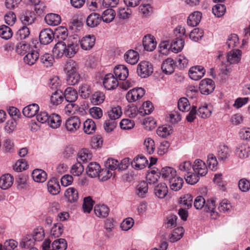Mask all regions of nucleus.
Listing matches in <instances>:
<instances>
[{
  "instance_id": "f257e3e1",
  "label": "nucleus",
  "mask_w": 250,
  "mask_h": 250,
  "mask_svg": "<svg viewBox=\"0 0 250 250\" xmlns=\"http://www.w3.org/2000/svg\"><path fill=\"white\" fill-rule=\"evenodd\" d=\"M78 43L74 38L70 37L67 44L64 42H59L53 49L54 56L57 58L65 57L71 58L76 53Z\"/></svg>"
},
{
  "instance_id": "f03ea898",
  "label": "nucleus",
  "mask_w": 250,
  "mask_h": 250,
  "mask_svg": "<svg viewBox=\"0 0 250 250\" xmlns=\"http://www.w3.org/2000/svg\"><path fill=\"white\" fill-rule=\"evenodd\" d=\"M64 69L67 74L66 81L68 84L69 85L77 84L80 78L77 71V63L73 60H70L66 63Z\"/></svg>"
},
{
  "instance_id": "7ed1b4c3",
  "label": "nucleus",
  "mask_w": 250,
  "mask_h": 250,
  "mask_svg": "<svg viewBox=\"0 0 250 250\" xmlns=\"http://www.w3.org/2000/svg\"><path fill=\"white\" fill-rule=\"evenodd\" d=\"M153 65L147 61H142L137 66V73L142 78H146L153 72Z\"/></svg>"
},
{
  "instance_id": "20e7f679",
  "label": "nucleus",
  "mask_w": 250,
  "mask_h": 250,
  "mask_svg": "<svg viewBox=\"0 0 250 250\" xmlns=\"http://www.w3.org/2000/svg\"><path fill=\"white\" fill-rule=\"evenodd\" d=\"M81 122L76 116L68 118L65 122V128L70 133H75L80 128Z\"/></svg>"
},
{
  "instance_id": "39448f33",
  "label": "nucleus",
  "mask_w": 250,
  "mask_h": 250,
  "mask_svg": "<svg viewBox=\"0 0 250 250\" xmlns=\"http://www.w3.org/2000/svg\"><path fill=\"white\" fill-rule=\"evenodd\" d=\"M145 94V90L142 87L133 88L127 92L125 95L129 103H133L142 98Z\"/></svg>"
},
{
  "instance_id": "423d86ee",
  "label": "nucleus",
  "mask_w": 250,
  "mask_h": 250,
  "mask_svg": "<svg viewBox=\"0 0 250 250\" xmlns=\"http://www.w3.org/2000/svg\"><path fill=\"white\" fill-rule=\"evenodd\" d=\"M215 85L213 81L210 79H204L199 84V90L202 94L208 95L212 93Z\"/></svg>"
},
{
  "instance_id": "0eeeda50",
  "label": "nucleus",
  "mask_w": 250,
  "mask_h": 250,
  "mask_svg": "<svg viewBox=\"0 0 250 250\" xmlns=\"http://www.w3.org/2000/svg\"><path fill=\"white\" fill-rule=\"evenodd\" d=\"M103 83L104 88L108 90L115 89L119 84L117 78L111 73L104 76Z\"/></svg>"
},
{
  "instance_id": "6e6552de",
  "label": "nucleus",
  "mask_w": 250,
  "mask_h": 250,
  "mask_svg": "<svg viewBox=\"0 0 250 250\" xmlns=\"http://www.w3.org/2000/svg\"><path fill=\"white\" fill-rule=\"evenodd\" d=\"M54 38V34L52 30L45 28L41 30L39 35L40 42L44 45L51 43Z\"/></svg>"
},
{
  "instance_id": "1a4fd4ad",
  "label": "nucleus",
  "mask_w": 250,
  "mask_h": 250,
  "mask_svg": "<svg viewBox=\"0 0 250 250\" xmlns=\"http://www.w3.org/2000/svg\"><path fill=\"white\" fill-rule=\"evenodd\" d=\"M204 207V210L208 214V216H209L212 219H216L218 218L219 213L215 210V201L213 199L208 200Z\"/></svg>"
},
{
  "instance_id": "9d476101",
  "label": "nucleus",
  "mask_w": 250,
  "mask_h": 250,
  "mask_svg": "<svg viewBox=\"0 0 250 250\" xmlns=\"http://www.w3.org/2000/svg\"><path fill=\"white\" fill-rule=\"evenodd\" d=\"M192 170L199 176H204L207 174L208 169L204 161L200 159H196L192 165Z\"/></svg>"
},
{
  "instance_id": "9b49d317",
  "label": "nucleus",
  "mask_w": 250,
  "mask_h": 250,
  "mask_svg": "<svg viewBox=\"0 0 250 250\" xmlns=\"http://www.w3.org/2000/svg\"><path fill=\"white\" fill-rule=\"evenodd\" d=\"M205 72L206 70L204 67L201 65H197L190 68L188 74L192 80L198 81L204 76Z\"/></svg>"
},
{
  "instance_id": "f8f14e48",
  "label": "nucleus",
  "mask_w": 250,
  "mask_h": 250,
  "mask_svg": "<svg viewBox=\"0 0 250 250\" xmlns=\"http://www.w3.org/2000/svg\"><path fill=\"white\" fill-rule=\"evenodd\" d=\"M36 19V15L34 12L26 10L22 13L20 16V20L23 25L29 26L32 25Z\"/></svg>"
},
{
  "instance_id": "ddd939ff",
  "label": "nucleus",
  "mask_w": 250,
  "mask_h": 250,
  "mask_svg": "<svg viewBox=\"0 0 250 250\" xmlns=\"http://www.w3.org/2000/svg\"><path fill=\"white\" fill-rule=\"evenodd\" d=\"M175 61L171 58H168L163 61L161 69L166 74H171L173 73L175 67Z\"/></svg>"
},
{
  "instance_id": "4468645a",
  "label": "nucleus",
  "mask_w": 250,
  "mask_h": 250,
  "mask_svg": "<svg viewBox=\"0 0 250 250\" xmlns=\"http://www.w3.org/2000/svg\"><path fill=\"white\" fill-rule=\"evenodd\" d=\"M95 43V38L94 35H87L83 37L80 42L81 48L85 50L91 49Z\"/></svg>"
},
{
  "instance_id": "2eb2a0df",
  "label": "nucleus",
  "mask_w": 250,
  "mask_h": 250,
  "mask_svg": "<svg viewBox=\"0 0 250 250\" xmlns=\"http://www.w3.org/2000/svg\"><path fill=\"white\" fill-rule=\"evenodd\" d=\"M101 168L96 162H91L86 168L87 174L91 178L98 177Z\"/></svg>"
},
{
  "instance_id": "dca6fc26",
  "label": "nucleus",
  "mask_w": 250,
  "mask_h": 250,
  "mask_svg": "<svg viewBox=\"0 0 250 250\" xmlns=\"http://www.w3.org/2000/svg\"><path fill=\"white\" fill-rule=\"evenodd\" d=\"M242 51L239 49H233L227 54V61L230 64L238 63L241 59Z\"/></svg>"
},
{
  "instance_id": "f3484780",
  "label": "nucleus",
  "mask_w": 250,
  "mask_h": 250,
  "mask_svg": "<svg viewBox=\"0 0 250 250\" xmlns=\"http://www.w3.org/2000/svg\"><path fill=\"white\" fill-rule=\"evenodd\" d=\"M114 73L120 80H125L128 76V70L124 65H118L114 69Z\"/></svg>"
},
{
  "instance_id": "a211bd4d",
  "label": "nucleus",
  "mask_w": 250,
  "mask_h": 250,
  "mask_svg": "<svg viewBox=\"0 0 250 250\" xmlns=\"http://www.w3.org/2000/svg\"><path fill=\"white\" fill-rule=\"evenodd\" d=\"M47 189L52 195L59 194L61 190V187L59 181L56 178H52L47 182Z\"/></svg>"
},
{
  "instance_id": "6ab92c4d",
  "label": "nucleus",
  "mask_w": 250,
  "mask_h": 250,
  "mask_svg": "<svg viewBox=\"0 0 250 250\" xmlns=\"http://www.w3.org/2000/svg\"><path fill=\"white\" fill-rule=\"evenodd\" d=\"M143 44L146 50L152 51L156 48L157 43L153 36L147 35L144 37Z\"/></svg>"
},
{
  "instance_id": "aec40b11",
  "label": "nucleus",
  "mask_w": 250,
  "mask_h": 250,
  "mask_svg": "<svg viewBox=\"0 0 250 250\" xmlns=\"http://www.w3.org/2000/svg\"><path fill=\"white\" fill-rule=\"evenodd\" d=\"M231 153V149L226 145H220L217 150L218 159L222 161L228 159Z\"/></svg>"
},
{
  "instance_id": "412c9836",
  "label": "nucleus",
  "mask_w": 250,
  "mask_h": 250,
  "mask_svg": "<svg viewBox=\"0 0 250 250\" xmlns=\"http://www.w3.org/2000/svg\"><path fill=\"white\" fill-rule=\"evenodd\" d=\"M14 182V178L10 174H5L0 177V188L3 190L10 188Z\"/></svg>"
},
{
  "instance_id": "4be33fe9",
  "label": "nucleus",
  "mask_w": 250,
  "mask_h": 250,
  "mask_svg": "<svg viewBox=\"0 0 250 250\" xmlns=\"http://www.w3.org/2000/svg\"><path fill=\"white\" fill-rule=\"evenodd\" d=\"M124 59L127 63L135 64L139 59V53L134 50H129L125 54Z\"/></svg>"
},
{
  "instance_id": "5701e85b",
  "label": "nucleus",
  "mask_w": 250,
  "mask_h": 250,
  "mask_svg": "<svg viewBox=\"0 0 250 250\" xmlns=\"http://www.w3.org/2000/svg\"><path fill=\"white\" fill-rule=\"evenodd\" d=\"M64 197L67 201L72 203L77 202L79 198V193L77 190L73 187L66 189L64 192Z\"/></svg>"
},
{
  "instance_id": "b1692460",
  "label": "nucleus",
  "mask_w": 250,
  "mask_h": 250,
  "mask_svg": "<svg viewBox=\"0 0 250 250\" xmlns=\"http://www.w3.org/2000/svg\"><path fill=\"white\" fill-rule=\"evenodd\" d=\"M160 174L164 179L168 180V182L177 175L176 170L174 168L169 167L162 168Z\"/></svg>"
},
{
  "instance_id": "393cba45",
  "label": "nucleus",
  "mask_w": 250,
  "mask_h": 250,
  "mask_svg": "<svg viewBox=\"0 0 250 250\" xmlns=\"http://www.w3.org/2000/svg\"><path fill=\"white\" fill-rule=\"evenodd\" d=\"M101 17L100 14L92 13L86 19V24L90 27H97L101 22Z\"/></svg>"
},
{
  "instance_id": "a878e982",
  "label": "nucleus",
  "mask_w": 250,
  "mask_h": 250,
  "mask_svg": "<svg viewBox=\"0 0 250 250\" xmlns=\"http://www.w3.org/2000/svg\"><path fill=\"white\" fill-rule=\"evenodd\" d=\"M39 106L36 104H29L23 108V114L28 118H31L36 115L39 110Z\"/></svg>"
},
{
  "instance_id": "bb28decb",
  "label": "nucleus",
  "mask_w": 250,
  "mask_h": 250,
  "mask_svg": "<svg viewBox=\"0 0 250 250\" xmlns=\"http://www.w3.org/2000/svg\"><path fill=\"white\" fill-rule=\"evenodd\" d=\"M44 21L49 25L57 26L61 23V18L58 14L50 13L45 16Z\"/></svg>"
},
{
  "instance_id": "cd10ccee",
  "label": "nucleus",
  "mask_w": 250,
  "mask_h": 250,
  "mask_svg": "<svg viewBox=\"0 0 250 250\" xmlns=\"http://www.w3.org/2000/svg\"><path fill=\"white\" fill-rule=\"evenodd\" d=\"M197 115L203 119L209 117L212 113V107L206 104L201 105L197 110Z\"/></svg>"
},
{
  "instance_id": "c85d7f7f",
  "label": "nucleus",
  "mask_w": 250,
  "mask_h": 250,
  "mask_svg": "<svg viewBox=\"0 0 250 250\" xmlns=\"http://www.w3.org/2000/svg\"><path fill=\"white\" fill-rule=\"evenodd\" d=\"M168 188L165 183H160L155 186L154 193L159 198L163 199L167 194Z\"/></svg>"
},
{
  "instance_id": "c756f323",
  "label": "nucleus",
  "mask_w": 250,
  "mask_h": 250,
  "mask_svg": "<svg viewBox=\"0 0 250 250\" xmlns=\"http://www.w3.org/2000/svg\"><path fill=\"white\" fill-rule=\"evenodd\" d=\"M184 39L182 38L177 37L174 39L170 46L171 51L176 53L180 52L184 47Z\"/></svg>"
},
{
  "instance_id": "7c9ffc66",
  "label": "nucleus",
  "mask_w": 250,
  "mask_h": 250,
  "mask_svg": "<svg viewBox=\"0 0 250 250\" xmlns=\"http://www.w3.org/2000/svg\"><path fill=\"white\" fill-rule=\"evenodd\" d=\"M40 61L43 67L48 68L51 67L54 62V56L50 53H44L40 58Z\"/></svg>"
},
{
  "instance_id": "2f4dec72",
  "label": "nucleus",
  "mask_w": 250,
  "mask_h": 250,
  "mask_svg": "<svg viewBox=\"0 0 250 250\" xmlns=\"http://www.w3.org/2000/svg\"><path fill=\"white\" fill-rule=\"evenodd\" d=\"M183 184L184 180L183 178L178 175H177L169 181L170 189L175 191H177L181 189L183 186Z\"/></svg>"
},
{
  "instance_id": "473e14b6",
  "label": "nucleus",
  "mask_w": 250,
  "mask_h": 250,
  "mask_svg": "<svg viewBox=\"0 0 250 250\" xmlns=\"http://www.w3.org/2000/svg\"><path fill=\"white\" fill-rule=\"evenodd\" d=\"M94 210L96 216L100 218H105L109 213V208L105 205H96Z\"/></svg>"
},
{
  "instance_id": "72a5a7b5",
  "label": "nucleus",
  "mask_w": 250,
  "mask_h": 250,
  "mask_svg": "<svg viewBox=\"0 0 250 250\" xmlns=\"http://www.w3.org/2000/svg\"><path fill=\"white\" fill-rule=\"evenodd\" d=\"M32 176L34 181L38 183H43L47 179V174L41 169H34L32 173Z\"/></svg>"
},
{
  "instance_id": "f704fd0d",
  "label": "nucleus",
  "mask_w": 250,
  "mask_h": 250,
  "mask_svg": "<svg viewBox=\"0 0 250 250\" xmlns=\"http://www.w3.org/2000/svg\"><path fill=\"white\" fill-rule=\"evenodd\" d=\"M202 18V13L196 11L191 14L188 17L187 23L190 26H196L200 22Z\"/></svg>"
},
{
  "instance_id": "c9c22d12",
  "label": "nucleus",
  "mask_w": 250,
  "mask_h": 250,
  "mask_svg": "<svg viewBox=\"0 0 250 250\" xmlns=\"http://www.w3.org/2000/svg\"><path fill=\"white\" fill-rule=\"evenodd\" d=\"M63 95L65 100L69 103H74L78 98L77 91L71 87L65 89Z\"/></svg>"
},
{
  "instance_id": "e433bc0d",
  "label": "nucleus",
  "mask_w": 250,
  "mask_h": 250,
  "mask_svg": "<svg viewBox=\"0 0 250 250\" xmlns=\"http://www.w3.org/2000/svg\"><path fill=\"white\" fill-rule=\"evenodd\" d=\"M250 153V147L247 145H242L236 149V154L240 159L248 157Z\"/></svg>"
},
{
  "instance_id": "4c0bfd02",
  "label": "nucleus",
  "mask_w": 250,
  "mask_h": 250,
  "mask_svg": "<svg viewBox=\"0 0 250 250\" xmlns=\"http://www.w3.org/2000/svg\"><path fill=\"white\" fill-rule=\"evenodd\" d=\"M63 98V94L61 90L55 91L50 96V103L54 105H57L62 103Z\"/></svg>"
},
{
  "instance_id": "58836bf2",
  "label": "nucleus",
  "mask_w": 250,
  "mask_h": 250,
  "mask_svg": "<svg viewBox=\"0 0 250 250\" xmlns=\"http://www.w3.org/2000/svg\"><path fill=\"white\" fill-rule=\"evenodd\" d=\"M39 57L38 52L37 51L34 50L26 54L23 58V61L26 64L29 65H32L35 64Z\"/></svg>"
},
{
  "instance_id": "ea45409f",
  "label": "nucleus",
  "mask_w": 250,
  "mask_h": 250,
  "mask_svg": "<svg viewBox=\"0 0 250 250\" xmlns=\"http://www.w3.org/2000/svg\"><path fill=\"white\" fill-rule=\"evenodd\" d=\"M67 247V242L63 238L57 239L51 244V250H65Z\"/></svg>"
},
{
  "instance_id": "a19ab883",
  "label": "nucleus",
  "mask_w": 250,
  "mask_h": 250,
  "mask_svg": "<svg viewBox=\"0 0 250 250\" xmlns=\"http://www.w3.org/2000/svg\"><path fill=\"white\" fill-rule=\"evenodd\" d=\"M63 226L60 223H55L51 228L50 234L52 238L59 237L63 233Z\"/></svg>"
},
{
  "instance_id": "79ce46f5",
  "label": "nucleus",
  "mask_w": 250,
  "mask_h": 250,
  "mask_svg": "<svg viewBox=\"0 0 250 250\" xmlns=\"http://www.w3.org/2000/svg\"><path fill=\"white\" fill-rule=\"evenodd\" d=\"M115 15L116 13L113 9L108 8L103 12L102 16H101V20L104 22L109 23L114 20Z\"/></svg>"
},
{
  "instance_id": "37998d69",
  "label": "nucleus",
  "mask_w": 250,
  "mask_h": 250,
  "mask_svg": "<svg viewBox=\"0 0 250 250\" xmlns=\"http://www.w3.org/2000/svg\"><path fill=\"white\" fill-rule=\"evenodd\" d=\"M148 165V161L143 156H140L134 159L133 166L135 169H142Z\"/></svg>"
},
{
  "instance_id": "c03bdc74",
  "label": "nucleus",
  "mask_w": 250,
  "mask_h": 250,
  "mask_svg": "<svg viewBox=\"0 0 250 250\" xmlns=\"http://www.w3.org/2000/svg\"><path fill=\"white\" fill-rule=\"evenodd\" d=\"M62 123V120L60 116L56 114H52L49 116V119L48 121V125L53 128H58Z\"/></svg>"
},
{
  "instance_id": "a18cd8bd",
  "label": "nucleus",
  "mask_w": 250,
  "mask_h": 250,
  "mask_svg": "<svg viewBox=\"0 0 250 250\" xmlns=\"http://www.w3.org/2000/svg\"><path fill=\"white\" fill-rule=\"evenodd\" d=\"M96 128L95 123L92 119H87L83 123V131L87 134L94 133Z\"/></svg>"
},
{
  "instance_id": "49530a36",
  "label": "nucleus",
  "mask_w": 250,
  "mask_h": 250,
  "mask_svg": "<svg viewBox=\"0 0 250 250\" xmlns=\"http://www.w3.org/2000/svg\"><path fill=\"white\" fill-rule=\"evenodd\" d=\"M34 241H42L44 237V230L42 227H39L34 229L32 235Z\"/></svg>"
},
{
  "instance_id": "de8ad7c7",
  "label": "nucleus",
  "mask_w": 250,
  "mask_h": 250,
  "mask_svg": "<svg viewBox=\"0 0 250 250\" xmlns=\"http://www.w3.org/2000/svg\"><path fill=\"white\" fill-rule=\"evenodd\" d=\"M184 229L183 227H178L173 230L170 234L169 240L171 242H175L180 240L183 236Z\"/></svg>"
},
{
  "instance_id": "09e8293b",
  "label": "nucleus",
  "mask_w": 250,
  "mask_h": 250,
  "mask_svg": "<svg viewBox=\"0 0 250 250\" xmlns=\"http://www.w3.org/2000/svg\"><path fill=\"white\" fill-rule=\"evenodd\" d=\"M148 191L147 183L145 181H142L136 187V193L140 197H144Z\"/></svg>"
},
{
  "instance_id": "8fccbe9b",
  "label": "nucleus",
  "mask_w": 250,
  "mask_h": 250,
  "mask_svg": "<svg viewBox=\"0 0 250 250\" xmlns=\"http://www.w3.org/2000/svg\"><path fill=\"white\" fill-rule=\"evenodd\" d=\"M153 110L152 104L150 101H146L144 102L142 107L139 109V113L141 115L150 114Z\"/></svg>"
},
{
  "instance_id": "3c124183",
  "label": "nucleus",
  "mask_w": 250,
  "mask_h": 250,
  "mask_svg": "<svg viewBox=\"0 0 250 250\" xmlns=\"http://www.w3.org/2000/svg\"><path fill=\"white\" fill-rule=\"evenodd\" d=\"M13 32L11 29L5 25L0 26V37L4 39L8 40L12 37Z\"/></svg>"
},
{
  "instance_id": "603ef678",
  "label": "nucleus",
  "mask_w": 250,
  "mask_h": 250,
  "mask_svg": "<svg viewBox=\"0 0 250 250\" xmlns=\"http://www.w3.org/2000/svg\"><path fill=\"white\" fill-rule=\"evenodd\" d=\"M122 114V111L121 107L119 106L112 108V109L108 112L109 118L115 121L116 119L119 118Z\"/></svg>"
},
{
  "instance_id": "864d4df0",
  "label": "nucleus",
  "mask_w": 250,
  "mask_h": 250,
  "mask_svg": "<svg viewBox=\"0 0 250 250\" xmlns=\"http://www.w3.org/2000/svg\"><path fill=\"white\" fill-rule=\"evenodd\" d=\"M145 151L149 154L153 153L155 150V143L153 139L150 138H146L144 143Z\"/></svg>"
},
{
  "instance_id": "5fc2aeb1",
  "label": "nucleus",
  "mask_w": 250,
  "mask_h": 250,
  "mask_svg": "<svg viewBox=\"0 0 250 250\" xmlns=\"http://www.w3.org/2000/svg\"><path fill=\"white\" fill-rule=\"evenodd\" d=\"M34 241L30 235H27L23 237L20 243V246L22 248L30 249L34 247Z\"/></svg>"
},
{
  "instance_id": "6e6d98bb",
  "label": "nucleus",
  "mask_w": 250,
  "mask_h": 250,
  "mask_svg": "<svg viewBox=\"0 0 250 250\" xmlns=\"http://www.w3.org/2000/svg\"><path fill=\"white\" fill-rule=\"evenodd\" d=\"M79 159L83 162L86 163L91 160L92 153L86 148L82 149L78 153Z\"/></svg>"
},
{
  "instance_id": "4d7b16f0",
  "label": "nucleus",
  "mask_w": 250,
  "mask_h": 250,
  "mask_svg": "<svg viewBox=\"0 0 250 250\" xmlns=\"http://www.w3.org/2000/svg\"><path fill=\"white\" fill-rule=\"evenodd\" d=\"M104 99V94L102 92L97 91L92 95L91 103L94 105H99L103 103Z\"/></svg>"
},
{
  "instance_id": "13d9d810",
  "label": "nucleus",
  "mask_w": 250,
  "mask_h": 250,
  "mask_svg": "<svg viewBox=\"0 0 250 250\" xmlns=\"http://www.w3.org/2000/svg\"><path fill=\"white\" fill-rule=\"evenodd\" d=\"M212 13L217 17L223 16L226 12V6L224 4L218 3L215 5L212 9Z\"/></svg>"
},
{
  "instance_id": "bf43d9fd",
  "label": "nucleus",
  "mask_w": 250,
  "mask_h": 250,
  "mask_svg": "<svg viewBox=\"0 0 250 250\" xmlns=\"http://www.w3.org/2000/svg\"><path fill=\"white\" fill-rule=\"evenodd\" d=\"M178 107L181 111H188L190 109V105L188 99L186 98H180L178 102Z\"/></svg>"
},
{
  "instance_id": "052dcab7",
  "label": "nucleus",
  "mask_w": 250,
  "mask_h": 250,
  "mask_svg": "<svg viewBox=\"0 0 250 250\" xmlns=\"http://www.w3.org/2000/svg\"><path fill=\"white\" fill-rule=\"evenodd\" d=\"M204 36V31L202 29L194 28L190 33L189 38L194 42L201 40Z\"/></svg>"
},
{
  "instance_id": "680f3d73",
  "label": "nucleus",
  "mask_w": 250,
  "mask_h": 250,
  "mask_svg": "<svg viewBox=\"0 0 250 250\" xmlns=\"http://www.w3.org/2000/svg\"><path fill=\"white\" fill-rule=\"evenodd\" d=\"M232 207L231 204L229 201L224 199L220 203L218 209L220 212L229 213L230 212Z\"/></svg>"
},
{
  "instance_id": "e2e57ef3",
  "label": "nucleus",
  "mask_w": 250,
  "mask_h": 250,
  "mask_svg": "<svg viewBox=\"0 0 250 250\" xmlns=\"http://www.w3.org/2000/svg\"><path fill=\"white\" fill-rule=\"evenodd\" d=\"M179 169L183 173L184 176L189 174L192 170V167L189 161H185L181 163L179 166Z\"/></svg>"
},
{
  "instance_id": "0e129e2a",
  "label": "nucleus",
  "mask_w": 250,
  "mask_h": 250,
  "mask_svg": "<svg viewBox=\"0 0 250 250\" xmlns=\"http://www.w3.org/2000/svg\"><path fill=\"white\" fill-rule=\"evenodd\" d=\"M207 163L208 168L212 171H215L218 168V162L216 157L212 154L208 156Z\"/></svg>"
},
{
  "instance_id": "69168bd1",
  "label": "nucleus",
  "mask_w": 250,
  "mask_h": 250,
  "mask_svg": "<svg viewBox=\"0 0 250 250\" xmlns=\"http://www.w3.org/2000/svg\"><path fill=\"white\" fill-rule=\"evenodd\" d=\"M94 201L90 197H85L83 199V210L84 212L90 213L93 208Z\"/></svg>"
},
{
  "instance_id": "338daca9",
  "label": "nucleus",
  "mask_w": 250,
  "mask_h": 250,
  "mask_svg": "<svg viewBox=\"0 0 250 250\" xmlns=\"http://www.w3.org/2000/svg\"><path fill=\"white\" fill-rule=\"evenodd\" d=\"M171 133V128L169 126L163 125L159 126L157 129V134L160 137L166 138Z\"/></svg>"
},
{
  "instance_id": "774afa93",
  "label": "nucleus",
  "mask_w": 250,
  "mask_h": 250,
  "mask_svg": "<svg viewBox=\"0 0 250 250\" xmlns=\"http://www.w3.org/2000/svg\"><path fill=\"white\" fill-rule=\"evenodd\" d=\"M132 13L131 10L128 7L119 8L118 11V17L120 19L125 20L128 19Z\"/></svg>"
}]
</instances>
